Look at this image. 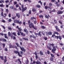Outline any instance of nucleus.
Listing matches in <instances>:
<instances>
[{
	"label": "nucleus",
	"instance_id": "f257e3e1",
	"mask_svg": "<svg viewBox=\"0 0 64 64\" xmlns=\"http://www.w3.org/2000/svg\"><path fill=\"white\" fill-rule=\"evenodd\" d=\"M30 20H29L28 21V24L29 25V26L30 28H31L32 27L34 29H35V30H36L37 29V28L36 27H34V24H33L32 22H30Z\"/></svg>",
	"mask_w": 64,
	"mask_h": 64
},
{
	"label": "nucleus",
	"instance_id": "f03ea898",
	"mask_svg": "<svg viewBox=\"0 0 64 64\" xmlns=\"http://www.w3.org/2000/svg\"><path fill=\"white\" fill-rule=\"evenodd\" d=\"M21 8H22V12H23L24 11H25L27 9L26 7H25V8H24V6H23V5H22Z\"/></svg>",
	"mask_w": 64,
	"mask_h": 64
},
{
	"label": "nucleus",
	"instance_id": "7ed1b4c3",
	"mask_svg": "<svg viewBox=\"0 0 64 64\" xmlns=\"http://www.w3.org/2000/svg\"><path fill=\"white\" fill-rule=\"evenodd\" d=\"M53 49L52 50V53H55V51L56 50V48H55V46H52Z\"/></svg>",
	"mask_w": 64,
	"mask_h": 64
},
{
	"label": "nucleus",
	"instance_id": "20e7f679",
	"mask_svg": "<svg viewBox=\"0 0 64 64\" xmlns=\"http://www.w3.org/2000/svg\"><path fill=\"white\" fill-rule=\"evenodd\" d=\"M34 34H35L36 36V37H37V35H38V36H40V37L41 36V32L40 31L39 33L37 34L36 33H34Z\"/></svg>",
	"mask_w": 64,
	"mask_h": 64
},
{
	"label": "nucleus",
	"instance_id": "39448f33",
	"mask_svg": "<svg viewBox=\"0 0 64 64\" xmlns=\"http://www.w3.org/2000/svg\"><path fill=\"white\" fill-rule=\"evenodd\" d=\"M55 28H56V29L58 32H60V30L59 28H58V26H56Z\"/></svg>",
	"mask_w": 64,
	"mask_h": 64
},
{
	"label": "nucleus",
	"instance_id": "423d86ee",
	"mask_svg": "<svg viewBox=\"0 0 64 64\" xmlns=\"http://www.w3.org/2000/svg\"><path fill=\"white\" fill-rule=\"evenodd\" d=\"M20 48L21 50L22 51H24V52H25L26 51V50L24 49V48L23 47L22 48L21 46H20Z\"/></svg>",
	"mask_w": 64,
	"mask_h": 64
},
{
	"label": "nucleus",
	"instance_id": "0eeeda50",
	"mask_svg": "<svg viewBox=\"0 0 64 64\" xmlns=\"http://www.w3.org/2000/svg\"><path fill=\"white\" fill-rule=\"evenodd\" d=\"M63 11H60L58 12H57L58 14V15H59L60 14H62V13H63Z\"/></svg>",
	"mask_w": 64,
	"mask_h": 64
},
{
	"label": "nucleus",
	"instance_id": "6e6552de",
	"mask_svg": "<svg viewBox=\"0 0 64 64\" xmlns=\"http://www.w3.org/2000/svg\"><path fill=\"white\" fill-rule=\"evenodd\" d=\"M56 38H57V39H59L60 40H61L62 39V36H56Z\"/></svg>",
	"mask_w": 64,
	"mask_h": 64
},
{
	"label": "nucleus",
	"instance_id": "1a4fd4ad",
	"mask_svg": "<svg viewBox=\"0 0 64 64\" xmlns=\"http://www.w3.org/2000/svg\"><path fill=\"white\" fill-rule=\"evenodd\" d=\"M7 56H4L5 59L4 60V63H5L7 61V59L6 58Z\"/></svg>",
	"mask_w": 64,
	"mask_h": 64
},
{
	"label": "nucleus",
	"instance_id": "9d476101",
	"mask_svg": "<svg viewBox=\"0 0 64 64\" xmlns=\"http://www.w3.org/2000/svg\"><path fill=\"white\" fill-rule=\"evenodd\" d=\"M16 53L18 54V56H19V57H22V55H21V54H20V53L18 51H16Z\"/></svg>",
	"mask_w": 64,
	"mask_h": 64
},
{
	"label": "nucleus",
	"instance_id": "9b49d317",
	"mask_svg": "<svg viewBox=\"0 0 64 64\" xmlns=\"http://www.w3.org/2000/svg\"><path fill=\"white\" fill-rule=\"evenodd\" d=\"M36 63V64H41V62H40V61H39L38 60H37Z\"/></svg>",
	"mask_w": 64,
	"mask_h": 64
},
{
	"label": "nucleus",
	"instance_id": "f8f14e48",
	"mask_svg": "<svg viewBox=\"0 0 64 64\" xmlns=\"http://www.w3.org/2000/svg\"><path fill=\"white\" fill-rule=\"evenodd\" d=\"M20 33L21 34V35H22V36H25V34L23 33V32H20Z\"/></svg>",
	"mask_w": 64,
	"mask_h": 64
},
{
	"label": "nucleus",
	"instance_id": "ddd939ff",
	"mask_svg": "<svg viewBox=\"0 0 64 64\" xmlns=\"http://www.w3.org/2000/svg\"><path fill=\"white\" fill-rule=\"evenodd\" d=\"M36 9H35V8H32V12H36Z\"/></svg>",
	"mask_w": 64,
	"mask_h": 64
},
{
	"label": "nucleus",
	"instance_id": "4468645a",
	"mask_svg": "<svg viewBox=\"0 0 64 64\" xmlns=\"http://www.w3.org/2000/svg\"><path fill=\"white\" fill-rule=\"evenodd\" d=\"M16 23H18L19 24H22V22H19V20H16Z\"/></svg>",
	"mask_w": 64,
	"mask_h": 64
},
{
	"label": "nucleus",
	"instance_id": "2eb2a0df",
	"mask_svg": "<svg viewBox=\"0 0 64 64\" xmlns=\"http://www.w3.org/2000/svg\"><path fill=\"white\" fill-rule=\"evenodd\" d=\"M25 62L26 64H28V62H29V60L28 58H26V60L25 61Z\"/></svg>",
	"mask_w": 64,
	"mask_h": 64
},
{
	"label": "nucleus",
	"instance_id": "dca6fc26",
	"mask_svg": "<svg viewBox=\"0 0 64 64\" xmlns=\"http://www.w3.org/2000/svg\"><path fill=\"white\" fill-rule=\"evenodd\" d=\"M16 16L18 18H19L20 17V16L18 13L16 14Z\"/></svg>",
	"mask_w": 64,
	"mask_h": 64
},
{
	"label": "nucleus",
	"instance_id": "f3484780",
	"mask_svg": "<svg viewBox=\"0 0 64 64\" xmlns=\"http://www.w3.org/2000/svg\"><path fill=\"white\" fill-rule=\"evenodd\" d=\"M24 32L26 33L27 34H28V30H27L24 29Z\"/></svg>",
	"mask_w": 64,
	"mask_h": 64
},
{
	"label": "nucleus",
	"instance_id": "a211bd4d",
	"mask_svg": "<svg viewBox=\"0 0 64 64\" xmlns=\"http://www.w3.org/2000/svg\"><path fill=\"white\" fill-rule=\"evenodd\" d=\"M55 37V38H56L57 36H55V34H53L52 35V37Z\"/></svg>",
	"mask_w": 64,
	"mask_h": 64
},
{
	"label": "nucleus",
	"instance_id": "6ab92c4d",
	"mask_svg": "<svg viewBox=\"0 0 64 64\" xmlns=\"http://www.w3.org/2000/svg\"><path fill=\"white\" fill-rule=\"evenodd\" d=\"M0 58L2 60H4V57L3 56H0Z\"/></svg>",
	"mask_w": 64,
	"mask_h": 64
},
{
	"label": "nucleus",
	"instance_id": "aec40b11",
	"mask_svg": "<svg viewBox=\"0 0 64 64\" xmlns=\"http://www.w3.org/2000/svg\"><path fill=\"white\" fill-rule=\"evenodd\" d=\"M4 37L5 38H6V39H8V37L7 36V34H4Z\"/></svg>",
	"mask_w": 64,
	"mask_h": 64
},
{
	"label": "nucleus",
	"instance_id": "412c9836",
	"mask_svg": "<svg viewBox=\"0 0 64 64\" xmlns=\"http://www.w3.org/2000/svg\"><path fill=\"white\" fill-rule=\"evenodd\" d=\"M50 55L51 56H52V57H54V55L53 54H52L51 53H50Z\"/></svg>",
	"mask_w": 64,
	"mask_h": 64
},
{
	"label": "nucleus",
	"instance_id": "4be33fe9",
	"mask_svg": "<svg viewBox=\"0 0 64 64\" xmlns=\"http://www.w3.org/2000/svg\"><path fill=\"white\" fill-rule=\"evenodd\" d=\"M54 34H56L57 35H59V33H58V32H54Z\"/></svg>",
	"mask_w": 64,
	"mask_h": 64
},
{
	"label": "nucleus",
	"instance_id": "5701e85b",
	"mask_svg": "<svg viewBox=\"0 0 64 64\" xmlns=\"http://www.w3.org/2000/svg\"><path fill=\"white\" fill-rule=\"evenodd\" d=\"M40 55H43V54L42 52H40Z\"/></svg>",
	"mask_w": 64,
	"mask_h": 64
},
{
	"label": "nucleus",
	"instance_id": "b1692460",
	"mask_svg": "<svg viewBox=\"0 0 64 64\" xmlns=\"http://www.w3.org/2000/svg\"><path fill=\"white\" fill-rule=\"evenodd\" d=\"M23 39H24V40H27V41H28V38H23Z\"/></svg>",
	"mask_w": 64,
	"mask_h": 64
},
{
	"label": "nucleus",
	"instance_id": "393cba45",
	"mask_svg": "<svg viewBox=\"0 0 64 64\" xmlns=\"http://www.w3.org/2000/svg\"><path fill=\"white\" fill-rule=\"evenodd\" d=\"M52 32H48V35H52Z\"/></svg>",
	"mask_w": 64,
	"mask_h": 64
},
{
	"label": "nucleus",
	"instance_id": "a878e982",
	"mask_svg": "<svg viewBox=\"0 0 64 64\" xmlns=\"http://www.w3.org/2000/svg\"><path fill=\"white\" fill-rule=\"evenodd\" d=\"M48 9H52V7L50 6H48Z\"/></svg>",
	"mask_w": 64,
	"mask_h": 64
},
{
	"label": "nucleus",
	"instance_id": "bb28decb",
	"mask_svg": "<svg viewBox=\"0 0 64 64\" xmlns=\"http://www.w3.org/2000/svg\"><path fill=\"white\" fill-rule=\"evenodd\" d=\"M6 13H8L9 12V10L8 9H6Z\"/></svg>",
	"mask_w": 64,
	"mask_h": 64
},
{
	"label": "nucleus",
	"instance_id": "cd10ccee",
	"mask_svg": "<svg viewBox=\"0 0 64 64\" xmlns=\"http://www.w3.org/2000/svg\"><path fill=\"white\" fill-rule=\"evenodd\" d=\"M2 41H4V42H6V41H7V40L4 38H3Z\"/></svg>",
	"mask_w": 64,
	"mask_h": 64
},
{
	"label": "nucleus",
	"instance_id": "c85d7f7f",
	"mask_svg": "<svg viewBox=\"0 0 64 64\" xmlns=\"http://www.w3.org/2000/svg\"><path fill=\"white\" fill-rule=\"evenodd\" d=\"M36 7H37L38 8H39L40 7V6L39 5H36Z\"/></svg>",
	"mask_w": 64,
	"mask_h": 64
},
{
	"label": "nucleus",
	"instance_id": "c756f323",
	"mask_svg": "<svg viewBox=\"0 0 64 64\" xmlns=\"http://www.w3.org/2000/svg\"><path fill=\"white\" fill-rule=\"evenodd\" d=\"M50 60L51 61H53V58H50Z\"/></svg>",
	"mask_w": 64,
	"mask_h": 64
},
{
	"label": "nucleus",
	"instance_id": "7c9ffc66",
	"mask_svg": "<svg viewBox=\"0 0 64 64\" xmlns=\"http://www.w3.org/2000/svg\"><path fill=\"white\" fill-rule=\"evenodd\" d=\"M8 21L9 22H10L12 21V20H11V19L10 18L8 19Z\"/></svg>",
	"mask_w": 64,
	"mask_h": 64
},
{
	"label": "nucleus",
	"instance_id": "2f4dec72",
	"mask_svg": "<svg viewBox=\"0 0 64 64\" xmlns=\"http://www.w3.org/2000/svg\"><path fill=\"white\" fill-rule=\"evenodd\" d=\"M12 48H15L16 49V46L15 45H13L12 46Z\"/></svg>",
	"mask_w": 64,
	"mask_h": 64
},
{
	"label": "nucleus",
	"instance_id": "473e14b6",
	"mask_svg": "<svg viewBox=\"0 0 64 64\" xmlns=\"http://www.w3.org/2000/svg\"><path fill=\"white\" fill-rule=\"evenodd\" d=\"M31 20H33V19H35V18L34 17H32L31 18Z\"/></svg>",
	"mask_w": 64,
	"mask_h": 64
},
{
	"label": "nucleus",
	"instance_id": "72a5a7b5",
	"mask_svg": "<svg viewBox=\"0 0 64 64\" xmlns=\"http://www.w3.org/2000/svg\"><path fill=\"white\" fill-rule=\"evenodd\" d=\"M18 61L19 62H20V64H21V61H20V60L19 58H18Z\"/></svg>",
	"mask_w": 64,
	"mask_h": 64
},
{
	"label": "nucleus",
	"instance_id": "f704fd0d",
	"mask_svg": "<svg viewBox=\"0 0 64 64\" xmlns=\"http://www.w3.org/2000/svg\"><path fill=\"white\" fill-rule=\"evenodd\" d=\"M1 16H4V15H3V12H2L1 13Z\"/></svg>",
	"mask_w": 64,
	"mask_h": 64
},
{
	"label": "nucleus",
	"instance_id": "c9c22d12",
	"mask_svg": "<svg viewBox=\"0 0 64 64\" xmlns=\"http://www.w3.org/2000/svg\"><path fill=\"white\" fill-rule=\"evenodd\" d=\"M18 29L20 31H22V29H21V28H18Z\"/></svg>",
	"mask_w": 64,
	"mask_h": 64
},
{
	"label": "nucleus",
	"instance_id": "e433bc0d",
	"mask_svg": "<svg viewBox=\"0 0 64 64\" xmlns=\"http://www.w3.org/2000/svg\"><path fill=\"white\" fill-rule=\"evenodd\" d=\"M20 54L21 55H23V52L22 51H21L20 52Z\"/></svg>",
	"mask_w": 64,
	"mask_h": 64
},
{
	"label": "nucleus",
	"instance_id": "4c0bfd02",
	"mask_svg": "<svg viewBox=\"0 0 64 64\" xmlns=\"http://www.w3.org/2000/svg\"><path fill=\"white\" fill-rule=\"evenodd\" d=\"M12 34L13 35H14V36H16V33H15V32H13Z\"/></svg>",
	"mask_w": 64,
	"mask_h": 64
},
{
	"label": "nucleus",
	"instance_id": "58836bf2",
	"mask_svg": "<svg viewBox=\"0 0 64 64\" xmlns=\"http://www.w3.org/2000/svg\"><path fill=\"white\" fill-rule=\"evenodd\" d=\"M34 53V54L36 56L38 54V53H37L36 52Z\"/></svg>",
	"mask_w": 64,
	"mask_h": 64
},
{
	"label": "nucleus",
	"instance_id": "ea45409f",
	"mask_svg": "<svg viewBox=\"0 0 64 64\" xmlns=\"http://www.w3.org/2000/svg\"><path fill=\"white\" fill-rule=\"evenodd\" d=\"M2 45L3 46V48H4L5 47V44H3Z\"/></svg>",
	"mask_w": 64,
	"mask_h": 64
},
{
	"label": "nucleus",
	"instance_id": "a19ab883",
	"mask_svg": "<svg viewBox=\"0 0 64 64\" xmlns=\"http://www.w3.org/2000/svg\"><path fill=\"white\" fill-rule=\"evenodd\" d=\"M39 17L40 18H43V16L42 15H40L39 16Z\"/></svg>",
	"mask_w": 64,
	"mask_h": 64
},
{
	"label": "nucleus",
	"instance_id": "79ce46f5",
	"mask_svg": "<svg viewBox=\"0 0 64 64\" xmlns=\"http://www.w3.org/2000/svg\"><path fill=\"white\" fill-rule=\"evenodd\" d=\"M16 44L17 47H20V46H19V44H18V43H16Z\"/></svg>",
	"mask_w": 64,
	"mask_h": 64
},
{
	"label": "nucleus",
	"instance_id": "37998d69",
	"mask_svg": "<svg viewBox=\"0 0 64 64\" xmlns=\"http://www.w3.org/2000/svg\"><path fill=\"white\" fill-rule=\"evenodd\" d=\"M42 27V29H45V26H41Z\"/></svg>",
	"mask_w": 64,
	"mask_h": 64
},
{
	"label": "nucleus",
	"instance_id": "c03bdc74",
	"mask_svg": "<svg viewBox=\"0 0 64 64\" xmlns=\"http://www.w3.org/2000/svg\"><path fill=\"white\" fill-rule=\"evenodd\" d=\"M45 17H46V18H48V19H49V16H48L46 15L45 16Z\"/></svg>",
	"mask_w": 64,
	"mask_h": 64
},
{
	"label": "nucleus",
	"instance_id": "a18cd8bd",
	"mask_svg": "<svg viewBox=\"0 0 64 64\" xmlns=\"http://www.w3.org/2000/svg\"><path fill=\"white\" fill-rule=\"evenodd\" d=\"M12 44H10L9 46V48H12Z\"/></svg>",
	"mask_w": 64,
	"mask_h": 64
},
{
	"label": "nucleus",
	"instance_id": "49530a36",
	"mask_svg": "<svg viewBox=\"0 0 64 64\" xmlns=\"http://www.w3.org/2000/svg\"><path fill=\"white\" fill-rule=\"evenodd\" d=\"M44 39L45 40H47V37H45L44 38Z\"/></svg>",
	"mask_w": 64,
	"mask_h": 64
},
{
	"label": "nucleus",
	"instance_id": "de8ad7c7",
	"mask_svg": "<svg viewBox=\"0 0 64 64\" xmlns=\"http://www.w3.org/2000/svg\"><path fill=\"white\" fill-rule=\"evenodd\" d=\"M3 4H0V7H3Z\"/></svg>",
	"mask_w": 64,
	"mask_h": 64
},
{
	"label": "nucleus",
	"instance_id": "09e8293b",
	"mask_svg": "<svg viewBox=\"0 0 64 64\" xmlns=\"http://www.w3.org/2000/svg\"><path fill=\"white\" fill-rule=\"evenodd\" d=\"M29 13L30 14H31V10H30L29 11Z\"/></svg>",
	"mask_w": 64,
	"mask_h": 64
},
{
	"label": "nucleus",
	"instance_id": "8fccbe9b",
	"mask_svg": "<svg viewBox=\"0 0 64 64\" xmlns=\"http://www.w3.org/2000/svg\"><path fill=\"white\" fill-rule=\"evenodd\" d=\"M2 22H3V23H5V22H6L5 20H2Z\"/></svg>",
	"mask_w": 64,
	"mask_h": 64
},
{
	"label": "nucleus",
	"instance_id": "3c124183",
	"mask_svg": "<svg viewBox=\"0 0 64 64\" xmlns=\"http://www.w3.org/2000/svg\"><path fill=\"white\" fill-rule=\"evenodd\" d=\"M47 53L48 55H49V54H50V51L48 50H47Z\"/></svg>",
	"mask_w": 64,
	"mask_h": 64
},
{
	"label": "nucleus",
	"instance_id": "603ef678",
	"mask_svg": "<svg viewBox=\"0 0 64 64\" xmlns=\"http://www.w3.org/2000/svg\"><path fill=\"white\" fill-rule=\"evenodd\" d=\"M8 29L9 30H12V28H11V27H8Z\"/></svg>",
	"mask_w": 64,
	"mask_h": 64
},
{
	"label": "nucleus",
	"instance_id": "864d4df0",
	"mask_svg": "<svg viewBox=\"0 0 64 64\" xmlns=\"http://www.w3.org/2000/svg\"><path fill=\"white\" fill-rule=\"evenodd\" d=\"M32 38H34V39H36V36H35L34 35H33Z\"/></svg>",
	"mask_w": 64,
	"mask_h": 64
},
{
	"label": "nucleus",
	"instance_id": "5fc2aeb1",
	"mask_svg": "<svg viewBox=\"0 0 64 64\" xmlns=\"http://www.w3.org/2000/svg\"><path fill=\"white\" fill-rule=\"evenodd\" d=\"M11 14H10V13L9 14H8V17H11Z\"/></svg>",
	"mask_w": 64,
	"mask_h": 64
},
{
	"label": "nucleus",
	"instance_id": "6e6d98bb",
	"mask_svg": "<svg viewBox=\"0 0 64 64\" xmlns=\"http://www.w3.org/2000/svg\"><path fill=\"white\" fill-rule=\"evenodd\" d=\"M36 22H37V21H34V24H36Z\"/></svg>",
	"mask_w": 64,
	"mask_h": 64
},
{
	"label": "nucleus",
	"instance_id": "4d7b16f0",
	"mask_svg": "<svg viewBox=\"0 0 64 64\" xmlns=\"http://www.w3.org/2000/svg\"><path fill=\"white\" fill-rule=\"evenodd\" d=\"M50 45H51V46H54V44H50Z\"/></svg>",
	"mask_w": 64,
	"mask_h": 64
},
{
	"label": "nucleus",
	"instance_id": "13d9d810",
	"mask_svg": "<svg viewBox=\"0 0 64 64\" xmlns=\"http://www.w3.org/2000/svg\"><path fill=\"white\" fill-rule=\"evenodd\" d=\"M5 2H6V3H8V2H9V0H7L5 1Z\"/></svg>",
	"mask_w": 64,
	"mask_h": 64
},
{
	"label": "nucleus",
	"instance_id": "bf43d9fd",
	"mask_svg": "<svg viewBox=\"0 0 64 64\" xmlns=\"http://www.w3.org/2000/svg\"><path fill=\"white\" fill-rule=\"evenodd\" d=\"M8 34L9 36H10V32H8Z\"/></svg>",
	"mask_w": 64,
	"mask_h": 64
},
{
	"label": "nucleus",
	"instance_id": "052dcab7",
	"mask_svg": "<svg viewBox=\"0 0 64 64\" xmlns=\"http://www.w3.org/2000/svg\"><path fill=\"white\" fill-rule=\"evenodd\" d=\"M38 58V56L37 55H36V59H37V58Z\"/></svg>",
	"mask_w": 64,
	"mask_h": 64
},
{
	"label": "nucleus",
	"instance_id": "680f3d73",
	"mask_svg": "<svg viewBox=\"0 0 64 64\" xmlns=\"http://www.w3.org/2000/svg\"><path fill=\"white\" fill-rule=\"evenodd\" d=\"M57 6L58 7H59V6H60V4H57Z\"/></svg>",
	"mask_w": 64,
	"mask_h": 64
},
{
	"label": "nucleus",
	"instance_id": "e2e57ef3",
	"mask_svg": "<svg viewBox=\"0 0 64 64\" xmlns=\"http://www.w3.org/2000/svg\"><path fill=\"white\" fill-rule=\"evenodd\" d=\"M54 22L55 23H57V21H56V20H54Z\"/></svg>",
	"mask_w": 64,
	"mask_h": 64
},
{
	"label": "nucleus",
	"instance_id": "0e129e2a",
	"mask_svg": "<svg viewBox=\"0 0 64 64\" xmlns=\"http://www.w3.org/2000/svg\"><path fill=\"white\" fill-rule=\"evenodd\" d=\"M2 27L3 28H4V30H5V29L6 28H5L4 26H2Z\"/></svg>",
	"mask_w": 64,
	"mask_h": 64
},
{
	"label": "nucleus",
	"instance_id": "69168bd1",
	"mask_svg": "<svg viewBox=\"0 0 64 64\" xmlns=\"http://www.w3.org/2000/svg\"><path fill=\"white\" fill-rule=\"evenodd\" d=\"M5 50L6 51H8V49H7V48H6L5 49Z\"/></svg>",
	"mask_w": 64,
	"mask_h": 64
},
{
	"label": "nucleus",
	"instance_id": "338daca9",
	"mask_svg": "<svg viewBox=\"0 0 64 64\" xmlns=\"http://www.w3.org/2000/svg\"><path fill=\"white\" fill-rule=\"evenodd\" d=\"M59 23H60V24H62V22H61V21L59 20Z\"/></svg>",
	"mask_w": 64,
	"mask_h": 64
},
{
	"label": "nucleus",
	"instance_id": "774afa93",
	"mask_svg": "<svg viewBox=\"0 0 64 64\" xmlns=\"http://www.w3.org/2000/svg\"><path fill=\"white\" fill-rule=\"evenodd\" d=\"M62 59L63 61H64V56L62 58Z\"/></svg>",
	"mask_w": 64,
	"mask_h": 64
}]
</instances>
